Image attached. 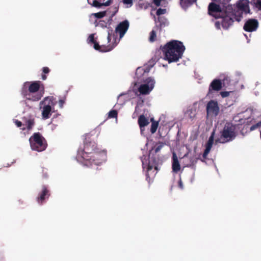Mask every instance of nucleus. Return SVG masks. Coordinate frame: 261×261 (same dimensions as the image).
Returning a JSON list of instances; mask_svg holds the SVG:
<instances>
[{"mask_svg":"<svg viewBox=\"0 0 261 261\" xmlns=\"http://www.w3.org/2000/svg\"><path fill=\"white\" fill-rule=\"evenodd\" d=\"M162 50L164 59L170 63L177 62L181 58L185 47L181 41L172 40L165 45Z\"/></svg>","mask_w":261,"mask_h":261,"instance_id":"1","label":"nucleus"},{"mask_svg":"<svg viewBox=\"0 0 261 261\" xmlns=\"http://www.w3.org/2000/svg\"><path fill=\"white\" fill-rule=\"evenodd\" d=\"M43 85L39 81L25 82L22 85V93L27 100L37 101L43 96Z\"/></svg>","mask_w":261,"mask_h":261,"instance_id":"2","label":"nucleus"},{"mask_svg":"<svg viewBox=\"0 0 261 261\" xmlns=\"http://www.w3.org/2000/svg\"><path fill=\"white\" fill-rule=\"evenodd\" d=\"M96 144L94 142L89 141L85 142L84 144V150H79L77 151L76 160L77 161L83 164L85 166L92 165L91 158H89V155L92 154L94 151H96Z\"/></svg>","mask_w":261,"mask_h":261,"instance_id":"3","label":"nucleus"},{"mask_svg":"<svg viewBox=\"0 0 261 261\" xmlns=\"http://www.w3.org/2000/svg\"><path fill=\"white\" fill-rule=\"evenodd\" d=\"M57 102L56 98L52 96L45 97L40 102V109L43 119H48L52 113L55 112V106Z\"/></svg>","mask_w":261,"mask_h":261,"instance_id":"4","label":"nucleus"},{"mask_svg":"<svg viewBox=\"0 0 261 261\" xmlns=\"http://www.w3.org/2000/svg\"><path fill=\"white\" fill-rule=\"evenodd\" d=\"M143 170L146 169V179L150 178L155 175L158 171L157 162L155 158L151 156L147 157L143 155L141 158Z\"/></svg>","mask_w":261,"mask_h":261,"instance_id":"5","label":"nucleus"},{"mask_svg":"<svg viewBox=\"0 0 261 261\" xmlns=\"http://www.w3.org/2000/svg\"><path fill=\"white\" fill-rule=\"evenodd\" d=\"M236 137L235 127L231 123H226L220 132V136L215 140V143H226L233 140Z\"/></svg>","mask_w":261,"mask_h":261,"instance_id":"6","label":"nucleus"},{"mask_svg":"<svg viewBox=\"0 0 261 261\" xmlns=\"http://www.w3.org/2000/svg\"><path fill=\"white\" fill-rule=\"evenodd\" d=\"M30 146L33 150L41 152L47 146L45 139L39 133H35L29 139Z\"/></svg>","mask_w":261,"mask_h":261,"instance_id":"7","label":"nucleus"},{"mask_svg":"<svg viewBox=\"0 0 261 261\" xmlns=\"http://www.w3.org/2000/svg\"><path fill=\"white\" fill-rule=\"evenodd\" d=\"M107 39L109 43L111 42L112 39L113 40L112 45L110 44L107 46L104 45L100 46L95 41L93 43L94 48L100 52H107L111 51L115 47V46L117 44L118 41H117L116 37L113 33V30L112 28H108Z\"/></svg>","mask_w":261,"mask_h":261,"instance_id":"8","label":"nucleus"},{"mask_svg":"<svg viewBox=\"0 0 261 261\" xmlns=\"http://www.w3.org/2000/svg\"><path fill=\"white\" fill-rule=\"evenodd\" d=\"M89 158H91V162L92 165L87 166L91 168H94V166H97L101 165L105 163L107 160V153L105 150H101L99 151H94L92 154L89 155Z\"/></svg>","mask_w":261,"mask_h":261,"instance_id":"9","label":"nucleus"},{"mask_svg":"<svg viewBox=\"0 0 261 261\" xmlns=\"http://www.w3.org/2000/svg\"><path fill=\"white\" fill-rule=\"evenodd\" d=\"M155 84L154 79L152 77H149L143 81L138 88V91L141 94L148 95L153 89Z\"/></svg>","mask_w":261,"mask_h":261,"instance_id":"10","label":"nucleus"},{"mask_svg":"<svg viewBox=\"0 0 261 261\" xmlns=\"http://www.w3.org/2000/svg\"><path fill=\"white\" fill-rule=\"evenodd\" d=\"M206 110L207 115L217 116L220 111L218 102L214 100H211L206 105Z\"/></svg>","mask_w":261,"mask_h":261,"instance_id":"11","label":"nucleus"},{"mask_svg":"<svg viewBox=\"0 0 261 261\" xmlns=\"http://www.w3.org/2000/svg\"><path fill=\"white\" fill-rule=\"evenodd\" d=\"M129 26V21L127 20H125L120 22L115 29V32L118 33L120 38H122L127 32Z\"/></svg>","mask_w":261,"mask_h":261,"instance_id":"12","label":"nucleus"},{"mask_svg":"<svg viewBox=\"0 0 261 261\" xmlns=\"http://www.w3.org/2000/svg\"><path fill=\"white\" fill-rule=\"evenodd\" d=\"M258 27V22L255 19H248L244 25V29L245 31L252 32L255 31Z\"/></svg>","mask_w":261,"mask_h":261,"instance_id":"13","label":"nucleus"},{"mask_svg":"<svg viewBox=\"0 0 261 261\" xmlns=\"http://www.w3.org/2000/svg\"><path fill=\"white\" fill-rule=\"evenodd\" d=\"M222 87V82L220 80L214 79L208 87V92L207 94L209 95L212 93L213 91H219Z\"/></svg>","mask_w":261,"mask_h":261,"instance_id":"14","label":"nucleus"},{"mask_svg":"<svg viewBox=\"0 0 261 261\" xmlns=\"http://www.w3.org/2000/svg\"><path fill=\"white\" fill-rule=\"evenodd\" d=\"M214 135H215V130H214L210 137L208 140L207 141V143L206 144V148L205 149L203 153V158H206L207 154L210 152L211 148L212 147L213 142H214Z\"/></svg>","mask_w":261,"mask_h":261,"instance_id":"15","label":"nucleus"},{"mask_svg":"<svg viewBox=\"0 0 261 261\" xmlns=\"http://www.w3.org/2000/svg\"><path fill=\"white\" fill-rule=\"evenodd\" d=\"M172 169L173 172L177 173L180 169V165L177 156L175 152L172 153Z\"/></svg>","mask_w":261,"mask_h":261,"instance_id":"16","label":"nucleus"},{"mask_svg":"<svg viewBox=\"0 0 261 261\" xmlns=\"http://www.w3.org/2000/svg\"><path fill=\"white\" fill-rule=\"evenodd\" d=\"M148 72L149 70L146 67H138L136 71V77L138 79V81L140 80L141 81L142 80V77Z\"/></svg>","mask_w":261,"mask_h":261,"instance_id":"17","label":"nucleus"},{"mask_svg":"<svg viewBox=\"0 0 261 261\" xmlns=\"http://www.w3.org/2000/svg\"><path fill=\"white\" fill-rule=\"evenodd\" d=\"M48 191L47 190L46 187L43 186L42 191L37 198V201L39 204L42 203L44 200L46 198V197L48 196Z\"/></svg>","mask_w":261,"mask_h":261,"instance_id":"18","label":"nucleus"},{"mask_svg":"<svg viewBox=\"0 0 261 261\" xmlns=\"http://www.w3.org/2000/svg\"><path fill=\"white\" fill-rule=\"evenodd\" d=\"M148 119L144 115H141L138 118V124L140 127L141 133H142V128L147 126L149 124Z\"/></svg>","mask_w":261,"mask_h":261,"instance_id":"19","label":"nucleus"},{"mask_svg":"<svg viewBox=\"0 0 261 261\" xmlns=\"http://www.w3.org/2000/svg\"><path fill=\"white\" fill-rule=\"evenodd\" d=\"M89 4L92 5V6L96 8H100L102 6H108L111 3V0H107L106 2L103 3H100L96 0H93L92 3H91L89 0H87Z\"/></svg>","mask_w":261,"mask_h":261,"instance_id":"20","label":"nucleus"},{"mask_svg":"<svg viewBox=\"0 0 261 261\" xmlns=\"http://www.w3.org/2000/svg\"><path fill=\"white\" fill-rule=\"evenodd\" d=\"M196 2V0H180V4L182 8L186 10Z\"/></svg>","mask_w":261,"mask_h":261,"instance_id":"21","label":"nucleus"},{"mask_svg":"<svg viewBox=\"0 0 261 261\" xmlns=\"http://www.w3.org/2000/svg\"><path fill=\"white\" fill-rule=\"evenodd\" d=\"M34 125V122L33 120H29L26 122V127H23L21 129L22 130H25L26 129L29 131L30 130Z\"/></svg>","mask_w":261,"mask_h":261,"instance_id":"22","label":"nucleus"},{"mask_svg":"<svg viewBox=\"0 0 261 261\" xmlns=\"http://www.w3.org/2000/svg\"><path fill=\"white\" fill-rule=\"evenodd\" d=\"M196 110L193 109H189L187 111L186 115L191 119H193L196 115Z\"/></svg>","mask_w":261,"mask_h":261,"instance_id":"23","label":"nucleus"},{"mask_svg":"<svg viewBox=\"0 0 261 261\" xmlns=\"http://www.w3.org/2000/svg\"><path fill=\"white\" fill-rule=\"evenodd\" d=\"M159 21L161 27H165L168 24V20L163 16L159 17Z\"/></svg>","mask_w":261,"mask_h":261,"instance_id":"24","label":"nucleus"},{"mask_svg":"<svg viewBox=\"0 0 261 261\" xmlns=\"http://www.w3.org/2000/svg\"><path fill=\"white\" fill-rule=\"evenodd\" d=\"M159 124L158 122L153 121L152 122L150 128V132L151 134H154L158 128Z\"/></svg>","mask_w":261,"mask_h":261,"instance_id":"25","label":"nucleus"},{"mask_svg":"<svg viewBox=\"0 0 261 261\" xmlns=\"http://www.w3.org/2000/svg\"><path fill=\"white\" fill-rule=\"evenodd\" d=\"M106 14V11L99 12L98 13H93L92 15L97 18L103 17Z\"/></svg>","mask_w":261,"mask_h":261,"instance_id":"26","label":"nucleus"},{"mask_svg":"<svg viewBox=\"0 0 261 261\" xmlns=\"http://www.w3.org/2000/svg\"><path fill=\"white\" fill-rule=\"evenodd\" d=\"M117 112L116 110H112L109 112V117L110 118H114L117 117Z\"/></svg>","mask_w":261,"mask_h":261,"instance_id":"27","label":"nucleus"},{"mask_svg":"<svg viewBox=\"0 0 261 261\" xmlns=\"http://www.w3.org/2000/svg\"><path fill=\"white\" fill-rule=\"evenodd\" d=\"M260 127H261V121H260L256 123L254 125H252L250 127V130H255V129H256L257 128H260ZM260 139H261V130L260 131Z\"/></svg>","mask_w":261,"mask_h":261,"instance_id":"28","label":"nucleus"},{"mask_svg":"<svg viewBox=\"0 0 261 261\" xmlns=\"http://www.w3.org/2000/svg\"><path fill=\"white\" fill-rule=\"evenodd\" d=\"M164 146V144L163 143H162V142L158 143L156 145V146L155 147L154 152L155 153L158 152Z\"/></svg>","mask_w":261,"mask_h":261,"instance_id":"29","label":"nucleus"},{"mask_svg":"<svg viewBox=\"0 0 261 261\" xmlns=\"http://www.w3.org/2000/svg\"><path fill=\"white\" fill-rule=\"evenodd\" d=\"M65 97L62 98L59 100L58 106L60 109H62L63 108L64 105L65 103Z\"/></svg>","mask_w":261,"mask_h":261,"instance_id":"30","label":"nucleus"},{"mask_svg":"<svg viewBox=\"0 0 261 261\" xmlns=\"http://www.w3.org/2000/svg\"><path fill=\"white\" fill-rule=\"evenodd\" d=\"M87 41L88 44L91 43H94L95 42L94 40V34H90L89 35V36L88 37Z\"/></svg>","mask_w":261,"mask_h":261,"instance_id":"31","label":"nucleus"},{"mask_svg":"<svg viewBox=\"0 0 261 261\" xmlns=\"http://www.w3.org/2000/svg\"><path fill=\"white\" fill-rule=\"evenodd\" d=\"M166 13V9H162V8H159L156 11V15L159 16V17L161 16L160 15L162 14H164Z\"/></svg>","mask_w":261,"mask_h":261,"instance_id":"32","label":"nucleus"},{"mask_svg":"<svg viewBox=\"0 0 261 261\" xmlns=\"http://www.w3.org/2000/svg\"><path fill=\"white\" fill-rule=\"evenodd\" d=\"M123 3L125 5H127V8H130L133 4V0H123Z\"/></svg>","mask_w":261,"mask_h":261,"instance_id":"33","label":"nucleus"},{"mask_svg":"<svg viewBox=\"0 0 261 261\" xmlns=\"http://www.w3.org/2000/svg\"><path fill=\"white\" fill-rule=\"evenodd\" d=\"M156 37V33L154 30H152L150 33V35L149 37V40L151 42H153L154 41V39Z\"/></svg>","mask_w":261,"mask_h":261,"instance_id":"34","label":"nucleus"},{"mask_svg":"<svg viewBox=\"0 0 261 261\" xmlns=\"http://www.w3.org/2000/svg\"><path fill=\"white\" fill-rule=\"evenodd\" d=\"M231 92L222 91L220 92L221 96L224 98L228 96Z\"/></svg>","mask_w":261,"mask_h":261,"instance_id":"35","label":"nucleus"},{"mask_svg":"<svg viewBox=\"0 0 261 261\" xmlns=\"http://www.w3.org/2000/svg\"><path fill=\"white\" fill-rule=\"evenodd\" d=\"M13 122L18 127H20L22 125L21 122L18 120H14Z\"/></svg>","mask_w":261,"mask_h":261,"instance_id":"36","label":"nucleus"},{"mask_svg":"<svg viewBox=\"0 0 261 261\" xmlns=\"http://www.w3.org/2000/svg\"><path fill=\"white\" fill-rule=\"evenodd\" d=\"M164 1L165 0H153V3L156 6H160L161 5L162 2Z\"/></svg>","mask_w":261,"mask_h":261,"instance_id":"37","label":"nucleus"},{"mask_svg":"<svg viewBox=\"0 0 261 261\" xmlns=\"http://www.w3.org/2000/svg\"><path fill=\"white\" fill-rule=\"evenodd\" d=\"M97 26H99L101 28L106 27V23L103 21H100L97 25Z\"/></svg>","mask_w":261,"mask_h":261,"instance_id":"38","label":"nucleus"},{"mask_svg":"<svg viewBox=\"0 0 261 261\" xmlns=\"http://www.w3.org/2000/svg\"><path fill=\"white\" fill-rule=\"evenodd\" d=\"M49 69L47 67H44L42 69V71L44 74H47L49 73Z\"/></svg>","mask_w":261,"mask_h":261,"instance_id":"39","label":"nucleus"},{"mask_svg":"<svg viewBox=\"0 0 261 261\" xmlns=\"http://www.w3.org/2000/svg\"><path fill=\"white\" fill-rule=\"evenodd\" d=\"M178 186H179V187L181 189H182V190H183V189H184V185H183V184H182V181H181V179H179V181H178Z\"/></svg>","mask_w":261,"mask_h":261,"instance_id":"40","label":"nucleus"},{"mask_svg":"<svg viewBox=\"0 0 261 261\" xmlns=\"http://www.w3.org/2000/svg\"><path fill=\"white\" fill-rule=\"evenodd\" d=\"M256 7L261 10V0H258L256 3Z\"/></svg>","mask_w":261,"mask_h":261,"instance_id":"41","label":"nucleus"},{"mask_svg":"<svg viewBox=\"0 0 261 261\" xmlns=\"http://www.w3.org/2000/svg\"><path fill=\"white\" fill-rule=\"evenodd\" d=\"M47 77L45 75H42V79L43 80H45L46 79Z\"/></svg>","mask_w":261,"mask_h":261,"instance_id":"42","label":"nucleus"},{"mask_svg":"<svg viewBox=\"0 0 261 261\" xmlns=\"http://www.w3.org/2000/svg\"><path fill=\"white\" fill-rule=\"evenodd\" d=\"M115 9H116V12H117L118 11V8L117 7H115Z\"/></svg>","mask_w":261,"mask_h":261,"instance_id":"43","label":"nucleus"},{"mask_svg":"<svg viewBox=\"0 0 261 261\" xmlns=\"http://www.w3.org/2000/svg\"><path fill=\"white\" fill-rule=\"evenodd\" d=\"M122 95H123V94H120L119 95L118 97H119L120 96H122Z\"/></svg>","mask_w":261,"mask_h":261,"instance_id":"44","label":"nucleus"},{"mask_svg":"<svg viewBox=\"0 0 261 261\" xmlns=\"http://www.w3.org/2000/svg\"><path fill=\"white\" fill-rule=\"evenodd\" d=\"M145 128H144V127L143 128H142V132L144 130Z\"/></svg>","mask_w":261,"mask_h":261,"instance_id":"45","label":"nucleus"}]
</instances>
